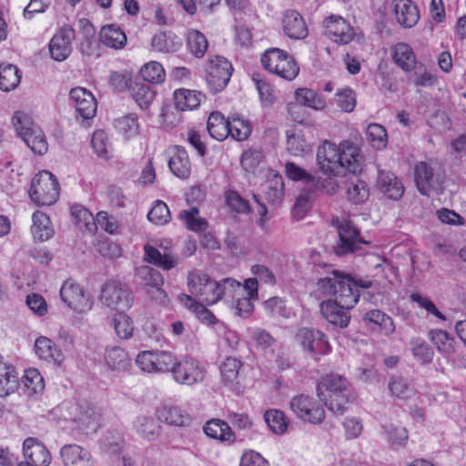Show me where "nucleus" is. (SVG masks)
I'll list each match as a JSON object with an SVG mask.
<instances>
[{"instance_id": "f257e3e1", "label": "nucleus", "mask_w": 466, "mask_h": 466, "mask_svg": "<svg viewBox=\"0 0 466 466\" xmlns=\"http://www.w3.org/2000/svg\"><path fill=\"white\" fill-rule=\"evenodd\" d=\"M317 395L325 406L337 415H342L347 410V405L354 400L347 379L334 373L319 380Z\"/></svg>"}, {"instance_id": "f03ea898", "label": "nucleus", "mask_w": 466, "mask_h": 466, "mask_svg": "<svg viewBox=\"0 0 466 466\" xmlns=\"http://www.w3.org/2000/svg\"><path fill=\"white\" fill-rule=\"evenodd\" d=\"M12 122L18 136L35 154L42 156L46 153L48 145L46 136L27 114L15 112Z\"/></svg>"}, {"instance_id": "7ed1b4c3", "label": "nucleus", "mask_w": 466, "mask_h": 466, "mask_svg": "<svg viewBox=\"0 0 466 466\" xmlns=\"http://www.w3.org/2000/svg\"><path fill=\"white\" fill-rule=\"evenodd\" d=\"M29 196L38 206L56 203L59 196V183L56 177L47 170L38 172L32 179Z\"/></svg>"}, {"instance_id": "20e7f679", "label": "nucleus", "mask_w": 466, "mask_h": 466, "mask_svg": "<svg viewBox=\"0 0 466 466\" xmlns=\"http://www.w3.org/2000/svg\"><path fill=\"white\" fill-rule=\"evenodd\" d=\"M99 300L104 306L121 312L132 307L134 296L126 285L108 280L101 288Z\"/></svg>"}, {"instance_id": "39448f33", "label": "nucleus", "mask_w": 466, "mask_h": 466, "mask_svg": "<svg viewBox=\"0 0 466 466\" xmlns=\"http://www.w3.org/2000/svg\"><path fill=\"white\" fill-rule=\"evenodd\" d=\"M187 286L191 295L207 305H213L219 300V287L206 273L198 270L189 272Z\"/></svg>"}, {"instance_id": "423d86ee", "label": "nucleus", "mask_w": 466, "mask_h": 466, "mask_svg": "<svg viewBox=\"0 0 466 466\" xmlns=\"http://www.w3.org/2000/svg\"><path fill=\"white\" fill-rule=\"evenodd\" d=\"M206 81L213 93L222 91L228 84L233 67L231 63L223 56H215L207 61Z\"/></svg>"}, {"instance_id": "0eeeda50", "label": "nucleus", "mask_w": 466, "mask_h": 466, "mask_svg": "<svg viewBox=\"0 0 466 466\" xmlns=\"http://www.w3.org/2000/svg\"><path fill=\"white\" fill-rule=\"evenodd\" d=\"M206 367L197 359L184 356L178 360L172 373L173 380L186 386L202 383L206 378Z\"/></svg>"}, {"instance_id": "6e6552de", "label": "nucleus", "mask_w": 466, "mask_h": 466, "mask_svg": "<svg viewBox=\"0 0 466 466\" xmlns=\"http://www.w3.org/2000/svg\"><path fill=\"white\" fill-rule=\"evenodd\" d=\"M372 286V282L369 279H352L349 275L340 277L339 287L334 292L333 301L342 305L346 309H351L359 300L360 294L358 288L369 289Z\"/></svg>"}, {"instance_id": "1a4fd4ad", "label": "nucleus", "mask_w": 466, "mask_h": 466, "mask_svg": "<svg viewBox=\"0 0 466 466\" xmlns=\"http://www.w3.org/2000/svg\"><path fill=\"white\" fill-rule=\"evenodd\" d=\"M60 298L68 308L76 313H86L93 307L91 296L80 285L72 280L64 282L60 289Z\"/></svg>"}, {"instance_id": "9d476101", "label": "nucleus", "mask_w": 466, "mask_h": 466, "mask_svg": "<svg viewBox=\"0 0 466 466\" xmlns=\"http://www.w3.org/2000/svg\"><path fill=\"white\" fill-rule=\"evenodd\" d=\"M295 338L303 350L308 351L315 360L330 351L326 335L319 329L301 328L296 333Z\"/></svg>"}, {"instance_id": "9b49d317", "label": "nucleus", "mask_w": 466, "mask_h": 466, "mask_svg": "<svg viewBox=\"0 0 466 466\" xmlns=\"http://www.w3.org/2000/svg\"><path fill=\"white\" fill-rule=\"evenodd\" d=\"M290 409L298 418L312 424H319L325 418L323 408L316 401L306 395H298L291 399Z\"/></svg>"}, {"instance_id": "f8f14e48", "label": "nucleus", "mask_w": 466, "mask_h": 466, "mask_svg": "<svg viewBox=\"0 0 466 466\" xmlns=\"http://www.w3.org/2000/svg\"><path fill=\"white\" fill-rule=\"evenodd\" d=\"M339 145L328 140L317 148L316 160L319 170L327 176H336L341 168Z\"/></svg>"}, {"instance_id": "ddd939ff", "label": "nucleus", "mask_w": 466, "mask_h": 466, "mask_svg": "<svg viewBox=\"0 0 466 466\" xmlns=\"http://www.w3.org/2000/svg\"><path fill=\"white\" fill-rule=\"evenodd\" d=\"M339 242L334 247L338 256L354 253L361 244H368L360 237L359 230L350 221H343L339 227Z\"/></svg>"}, {"instance_id": "4468645a", "label": "nucleus", "mask_w": 466, "mask_h": 466, "mask_svg": "<svg viewBox=\"0 0 466 466\" xmlns=\"http://www.w3.org/2000/svg\"><path fill=\"white\" fill-rule=\"evenodd\" d=\"M69 98L76 108L77 116L83 120L92 119L96 113V101L93 94L84 87H75L70 90Z\"/></svg>"}, {"instance_id": "2eb2a0df", "label": "nucleus", "mask_w": 466, "mask_h": 466, "mask_svg": "<svg viewBox=\"0 0 466 466\" xmlns=\"http://www.w3.org/2000/svg\"><path fill=\"white\" fill-rule=\"evenodd\" d=\"M323 25L326 35L338 44L346 45L354 38V29L339 15H332L327 17Z\"/></svg>"}, {"instance_id": "dca6fc26", "label": "nucleus", "mask_w": 466, "mask_h": 466, "mask_svg": "<svg viewBox=\"0 0 466 466\" xmlns=\"http://www.w3.org/2000/svg\"><path fill=\"white\" fill-rule=\"evenodd\" d=\"M24 462L17 465L48 466L52 457L48 449L36 439L26 438L23 443Z\"/></svg>"}, {"instance_id": "f3484780", "label": "nucleus", "mask_w": 466, "mask_h": 466, "mask_svg": "<svg viewBox=\"0 0 466 466\" xmlns=\"http://www.w3.org/2000/svg\"><path fill=\"white\" fill-rule=\"evenodd\" d=\"M415 183L421 195L430 196L431 191L438 192L442 183L440 175L433 172L426 162H420L415 167Z\"/></svg>"}, {"instance_id": "a211bd4d", "label": "nucleus", "mask_w": 466, "mask_h": 466, "mask_svg": "<svg viewBox=\"0 0 466 466\" xmlns=\"http://www.w3.org/2000/svg\"><path fill=\"white\" fill-rule=\"evenodd\" d=\"M75 38V30L69 26H63L51 39L49 52L53 59L64 61L72 51V42Z\"/></svg>"}, {"instance_id": "6ab92c4d", "label": "nucleus", "mask_w": 466, "mask_h": 466, "mask_svg": "<svg viewBox=\"0 0 466 466\" xmlns=\"http://www.w3.org/2000/svg\"><path fill=\"white\" fill-rule=\"evenodd\" d=\"M60 458L65 466H95L90 451L78 444H66L60 450Z\"/></svg>"}, {"instance_id": "aec40b11", "label": "nucleus", "mask_w": 466, "mask_h": 466, "mask_svg": "<svg viewBox=\"0 0 466 466\" xmlns=\"http://www.w3.org/2000/svg\"><path fill=\"white\" fill-rule=\"evenodd\" d=\"M324 319L334 327L347 328L350 321V309L342 307L332 299L322 301L319 305Z\"/></svg>"}, {"instance_id": "412c9836", "label": "nucleus", "mask_w": 466, "mask_h": 466, "mask_svg": "<svg viewBox=\"0 0 466 466\" xmlns=\"http://www.w3.org/2000/svg\"><path fill=\"white\" fill-rule=\"evenodd\" d=\"M388 390L391 397L404 402L417 395V390L411 380L400 375H392L390 378Z\"/></svg>"}, {"instance_id": "4be33fe9", "label": "nucleus", "mask_w": 466, "mask_h": 466, "mask_svg": "<svg viewBox=\"0 0 466 466\" xmlns=\"http://www.w3.org/2000/svg\"><path fill=\"white\" fill-rule=\"evenodd\" d=\"M394 11L398 23L403 27L410 28L419 21V9L411 0H394Z\"/></svg>"}, {"instance_id": "5701e85b", "label": "nucleus", "mask_w": 466, "mask_h": 466, "mask_svg": "<svg viewBox=\"0 0 466 466\" xmlns=\"http://www.w3.org/2000/svg\"><path fill=\"white\" fill-rule=\"evenodd\" d=\"M283 30L289 37L293 39H302L308 35L305 21L299 13L295 10H289L285 13Z\"/></svg>"}, {"instance_id": "b1692460", "label": "nucleus", "mask_w": 466, "mask_h": 466, "mask_svg": "<svg viewBox=\"0 0 466 466\" xmlns=\"http://www.w3.org/2000/svg\"><path fill=\"white\" fill-rule=\"evenodd\" d=\"M151 46L161 53H173L180 49L182 40L172 31H158L151 40Z\"/></svg>"}, {"instance_id": "393cba45", "label": "nucleus", "mask_w": 466, "mask_h": 466, "mask_svg": "<svg viewBox=\"0 0 466 466\" xmlns=\"http://www.w3.org/2000/svg\"><path fill=\"white\" fill-rule=\"evenodd\" d=\"M345 187L347 199L352 204H361L369 198L370 189L367 183L356 174H351L348 177Z\"/></svg>"}, {"instance_id": "a878e982", "label": "nucleus", "mask_w": 466, "mask_h": 466, "mask_svg": "<svg viewBox=\"0 0 466 466\" xmlns=\"http://www.w3.org/2000/svg\"><path fill=\"white\" fill-rule=\"evenodd\" d=\"M341 167L346 168L350 173L356 174L360 171V149L349 141L339 144Z\"/></svg>"}, {"instance_id": "bb28decb", "label": "nucleus", "mask_w": 466, "mask_h": 466, "mask_svg": "<svg viewBox=\"0 0 466 466\" xmlns=\"http://www.w3.org/2000/svg\"><path fill=\"white\" fill-rule=\"evenodd\" d=\"M394 63L406 73L417 69V59L412 48L405 43L397 44L392 51Z\"/></svg>"}, {"instance_id": "cd10ccee", "label": "nucleus", "mask_w": 466, "mask_h": 466, "mask_svg": "<svg viewBox=\"0 0 466 466\" xmlns=\"http://www.w3.org/2000/svg\"><path fill=\"white\" fill-rule=\"evenodd\" d=\"M362 319L367 325H373V329L380 331L384 335H390L395 330V325L392 319L386 313L379 309L366 311Z\"/></svg>"}, {"instance_id": "c85d7f7f", "label": "nucleus", "mask_w": 466, "mask_h": 466, "mask_svg": "<svg viewBox=\"0 0 466 466\" xmlns=\"http://www.w3.org/2000/svg\"><path fill=\"white\" fill-rule=\"evenodd\" d=\"M378 184L380 191L390 199L398 200L403 195L404 187L392 173H380Z\"/></svg>"}, {"instance_id": "c756f323", "label": "nucleus", "mask_w": 466, "mask_h": 466, "mask_svg": "<svg viewBox=\"0 0 466 466\" xmlns=\"http://www.w3.org/2000/svg\"><path fill=\"white\" fill-rule=\"evenodd\" d=\"M204 431L208 437L220 441L231 443L235 441L231 427L226 421L218 419L208 420L204 426Z\"/></svg>"}, {"instance_id": "7c9ffc66", "label": "nucleus", "mask_w": 466, "mask_h": 466, "mask_svg": "<svg viewBox=\"0 0 466 466\" xmlns=\"http://www.w3.org/2000/svg\"><path fill=\"white\" fill-rule=\"evenodd\" d=\"M261 190L265 200L269 204H279L284 197V182L279 175H274L272 178L261 185Z\"/></svg>"}, {"instance_id": "2f4dec72", "label": "nucleus", "mask_w": 466, "mask_h": 466, "mask_svg": "<svg viewBox=\"0 0 466 466\" xmlns=\"http://www.w3.org/2000/svg\"><path fill=\"white\" fill-rule=\"evenodd\" d=\"M18 387V377L15 369L0 357V396L5 397Z\"/></svg>"}, {"instance_id": "473e14b6", "label": "nucleus", "mask_w": 466, "mask_h": 466, "mask_svg": "<svg viewBox=\"0 0 466 466\" xmlns=\"http://www.w3.org/2000/svg\"><path fill=\"white\" fill-rule=\"evenodd\" d=\"M204 96L198 91L179 89L174 92L175 106L178 110H192L197 108Z\"/></svg>"}, {"instance_id": "72a5a7b5", "label": "nucleus", "mask_w": 466, "mask_h": 466, "mask_svg": "<svg viewBox=\"0 0 466 466\" xmlns=\"http://www.w3.org/2000/svg\"><path fill=\"white\" fill-rule=\"evenodd\" d=\"M105 360L107 366L116 371H125L131 365V359L127 353L119 347L107 349L105 354Z\"/></svg>"}, {"instance_id": "f704fd0d", "label": "nucleus", "mask_w": 466, "mask_h": 466, "mask_svg": "<svg viewBox=\"0 0 466 466\" xmlns=\"http://www.w3.org/2000/svg\"><path fill=\"white\" fill-rule=\"evenodd\" d=\"M207 129L210 137L222 141L228 137V119L219 112H213L208 116Z\"/></svg>"}, {"instance_id": "c9c22d12", "label": "nucleus", "mask_w": 466, "mask_h": 466, "mask_svg": "<svg viewBox=\"0 0 466 466\" xmlns=\"http://www.w3.org/2000/svg\"><path fill=\"white\" fill-rule=\"evenodd\" d=\"M100 38L105 46L115 49L122 48L127 44L125 33L119 27L113 25L102 27Z\"/></svg>"}, {"instance_id": "e433bc0d", "label": "nucleus", "mask_w": 466, "mask_h": 466, "mask_svg": "<svg viewBox=\"0 0 466 466\" xmlns=\"http://www.w3.org/2000/svg\"><path fill=\"white\" fill-rule=\"evenodd\" d=\"M32 234L35 239L45 241L49 239L54 233L50 226L49 218L41 211H36L32 216Z\"/></svg>"}, {"instance_id": "4c0bfd02", "label": "nucleus", "mask_w": 466, "mask_h": 466, "mask_svg": "<svg viewBox=\"0 0 466 466\" xmlns=\"http://www.w3.org/2000/svg\"><path fill=\"white\" fill-rule=\"evenodd\" d=\"M159 420L173 426H186L189 423V416L178 407L164 406L157 410Z\"/></svg>"}, {"instance_id": "58836bf2", "label": "nucleus", "mask_w": 466, "mask_h": 466, "mask_svg": "<svg viewBox=\"0 0 466 466\" xmlns=\"http://www.w3.org/2000/svg\"><path fill=\"white\" fill-rule=\"evenodd\" d=\"M295 99L299 106L314 110L323 109L326 106L325 99L316 91L309 88H298L295 91Z\"/></svg>"}, {"instance_id": "ea45409f", "label": "nucleus", "mask_w": 466, "mask_h": 466, "mask_svg": "<svg viewBox=\"0 0 466 466\" xmlns=\"http://www.w3.org/2000/svg\"><path fill=\"white\" fill-rule=\"evenodd\" d=\"M99 414L92 407H86L81 410L76 422L78 424L79 430L85 434L95 433L99 427Z\"/></svg>"}, {"instance_id": "a19ab883", "label": "nucleus", "mask_w": 466, "mask_h": 466, "mask_svg": "<svg viewBox=\"0 0 466 466\" xmlns=\"http://www.w3.org/2000/svg\"><path fill=\"white\" fill-rule=\"evenodd\" d=\"M168 167L176 177L187 178L190 174L191 165L186 151L177 147V153L168 161Z\"/></svg>"}, {"instance_id": "79ce46f5", "label": "nucleus", "mask_w": 466, "mask_h": 466, "mask_svg": "<svg viewBox=\"0 0 466 466\" xmlns=\"http://www.w3.org/2000/svg\"><path fill=\"white\" fill-rule=\"evenodd\" d=\"M287 148L294 156H299L311 150L301 130L292 129L286 132Z\"/></svg>"}, {"instance_id": "37998d69", "label": "nucleus", "mask_w": 466, "mask_h": 466, "mask_svg": "<svg viewBox=\"0 0 466 466\" xmlns=\"http://www.w3.org/2000/svg\"><path fill=\"white\" fill-rule=\"evenodd\" d=\"M21 81V72L14 65H0V88L8 92L17 87Z\"/></svg>"}, {"instance_id": "c03bdc74", "label": "nucleus", "mask_w": 466, "mask_h": 466, "mask_svg": "<svg viewBox=\"0 0 466 466\" xmlns=\"http://www.w3.org/2000/svg\"><path fill=\"white\" fill-rule=\"evenodd\" d=\"M111 324L119 339H129L132 338L135 329L134 322L124 311L115 313L111 319Z\"/></svg>"}, {"instance_id": "a18cd8bd", "label": "nucleus", "mask_w": 466, "mask_h": 466, "mask_svg": "<svg viewBox=\"0 0 466 466\" xmlns=\"http://www.w3.org/2000/svg\"><path fill=\"white\" fill-rule=\"evenodd\" d=\"M134 428L142 438L151 441L159 434L160 426L154 418L141 415L135 420Z\"/></svg>"}, {"instance_id": "49530a36", "label": "nucleus", "mask_w": 466, "mask_h": 466, "mask_svg": "<svg viewBox=\"0 0 466 466\" xmlns=\"http://www.w3.org/2000/svg\"><path fill=\"white\" fill-rule=\"evenodd\" d=\"M179 299L186 307L197 314L198 318L203 323L213 325L218 321L217 318L209 309H208L203 304L195 301L191 296L182 294Z\"/></svg>"}, {"instance_id": "de8ad7c7", "label": "nucleus", "mask_w": 466, "mask_h": 466, "mask_svg": "<svg viewBox=\"0 0 466 466\" xmlns=\"http://www.w3.org/2000/svg\"><path fill=\"white\" fill-rule=\"evenodd\" d=\"M131 94L142 109L147 108L155 97V90L146 83L135 82L131 86Z\"/></svg>"}, {"instance_id": "09e8293b", "label": "nucleus", "mask_w": 466, "mask_h": 466, "mask_svg": "<svg viewBox=\"0 0 466 466\" xmlns=\"http://www.w3.org/2000/svg\"><path fill=\"white\" fill-rule=\"evenodd\" d=\"M429 339L441 353L451 354L454 351V339L447 331L431 329L429 332Z\"/></svg>"}, {"instance_id": "8fccbe9b", "label": "nucleus", "mask_w": 466, "mask_h": 466, "mask_svg": "<svg viewBox=\"0 0 466 466\" xmlns=\"http://www.w3.org/2000/svg\"><path fill=\"white\" fill-rule=\"evenodd\" d=\"M115 127L126 139H129L138 134V118L135 114H128L116 119Z\"/></svg>"}, {"instance_id": "3c124183", "label": "nucleus", "mask_w": 466, "mask_h": 466, "mask_svg": "<svg viewBox=\"0 0 466 466\" xmlns=\"http://www.w3.org/2000/svg\"><path fill=\"white\" fill-rule=\"evenodd\" d=\"M198 213V208L192 207L188 210H182L179 216L188 229L201 233L207 230L208 221L205 218H200Z\"/></svg>"}, {"instance_id": "603ef678", "label": "nucleus", "mask_w": 466, "mask_h": 466, "mask_svg": "<svg viewBox=\"0 0 466 466\" xmlns=\"http://www.w3.org/2000/svg\"><path fill=\"white\" fill-rule=\"evenodd\" d=\"M145 259L165 270L173 268L176 266L174 260L169 255H162L159 250L152 246L146 245L145 248Z\"/></svg>"}, {"instance_id": "864d4df0", "label": "nucleus", "mask_w": 466, "mask_h": 466, "mask_svg": "<svg viewBox=\"0 0 466 466\" xmlns=\"http://www.w3.org/2000/svg\"><path fill=\"white\" fill-rule=\"evenodd\" d=\"M369 143L376 149H383L388 143L387 131L383 126L376 123L370 124L366 129Z\"/></svg>"}, {"instance_id": "5fc2aeb1", "label": "nucleus", "mask_w": 466, "mask_h": 466, "mask_svg": "<svg viewBox=\"0 0 466 466\" xmlns=\"http://www.w3.org/2000/svg\"><path fill=\"white\" fill-rule=\"evenodd\" d=\"M188 15L197 13L198 6L204 14H210L220 4V0H176Z\"/></svg>"}, {"instance_id": "6e6d98bb", "label": "nucleus", "mask_w": 466, "mask_h": 466, "mask_svg": "<svg viewBox=\"0 0 466 466\" xmlns=\"http://www.w3.org/2000/svg\"><path fill=\"white\" fill-rule=\"evenodd\" d=\"M242 363L236 358H227L220 365L222 381L231 385L237 381Z\"/></svg>"}, {"instance_id": "4d7b16f0", "label": "nucleus", "mask_w": 466, "mask_h": 466, "mask_svg": "<svg viewBox=\"0 0 466 466\" xmlns=\"http://www.w3.org/2000/svg\"><path fill=\"white\" fill-rule=\"evenodd\" d=\"M22 382L28 394H35L45 389L44 378L40 372L34 368L25 370Z\"/></svg>"}, {"instance_id": "13d9d810", "label": "nucleus", "mask_w": 466, "mask_h": 466, "mask_svg": "<svg viewBox=\"0 0 466 466\" xmlns=\"http://www.w3.org/2000/svg\"><path fill=\"white\" fill-rule=\"evenodd\" d=\"M264 419L269 429L277 434H283L288 429V420L283 411L269 410L266 411Z\"/></svg>"}, {"instance_id": "bf43d9fd", "label": "nucleus", "mask_w": 466, "mask_h": 466, "mask_svg": "<svg viewBox=\"0 0 466 466\" xmlns=\"http://www.w3.org/2000/svg\"><path fill=\"white\" fill-rule=\"evenodd\" d=\"M187 44L196 57L204 56L208 46L206 36L198 30H191L187 33Z\"/></svg>"}, {"instance_id": "052dcab7", "label": "nucleus", "mask_w": 466, "mask_h": 466, "mask_svg": "<svg viewBox=\"0 0 466 466\" xmlns=\"http://www.w3.org/2000/svg\"><path fill=\"white\" fill-rule=\"evenodd\" d=\"M35 353L39 358L46 360H57L59 356L55 343L46 337H39L35 342Z\"/></svg>"}, {"instance_id": "680f3d73", "label": "nucleus", "mask_w": 466, "mask_h": 466, "mask_svg": "<svg viewBox=\"0 0 466 466\" xmlns=\"http://www.w3.org/2000/svg\"><path fill=\"white\" fill-rule=\"evenodd\" d=\"M140 74L144 81L147 83L157 84L165 79V70L162 65L156 61H151L143 66Z\"/></svg>"}, {"instance_id": "e2e57ef3", "label": "nucleus", "mask_w": 466, "mask_h": 466, "mask_svg": "<svg viewBox=\"0 0 466 466\" xmlns=\"http://www.w3.org/2000/svg\"><path fill=\"white\" fill-rule=\"evenodd\" d=\"M413 356L422 363L431 362L434 351L421 338H414L410 341Z\"/></svg>"}, {"instance_id": "0e129e2a", "label": "nucleus", "mask_w": 466, "mask_h": 466, "mask_svg": "<svg viewBox=\"0 0 466 466\" xmlns=\"http://www.w3.org/2000/svg\"><path fill=\"white\" fill-rule=\"evenodd\" d=\"M251 133V127L246 120L239 117L228 119V136L238 141L245 140Z\"/></svg>"}, {"instance_id": "69168bd1", "label": "nucleus", "mask_w": 466, "mask_h": 466, "mask_svg": "<svg viewBox=\"0 0 466 466\" xmlns=\"http://www.w3.org/2000/svg\"><path fill=\"white\" fill-rule=\"evenodd\" d=\"M299 72V67L298 64L291 56L287 54L273 73L283 79L290 81L298 76Z\"/></svg>"}, {"instance_id": "338daca9", "label": "nucleus", "mask_w": 466, "mask_h": 466, "mask_svg": "<svg viewBox=\"0 0 466 466\" xmlns=\"http://www.w3.org/2000/svg\"><path fill=\"white\" fill-rule=\"evenodd\" d=\"M138 277L143 281V284L147 289L158 288L163 286L164 279L159 271L149 267H141L137 272Z\"/></svg>"}, {"instance_id": "774afa93", "label": "nucleus", "mask_w": 466, "mask_h": 466, "mask_svg": "<svg viewBox=\"0 0 466 466\" xmlns=\"http://www.w3.org/2000/svg\"><path fill=\"white\" fill-rule=\"evenodd\" d=\"M344 274L336 269L330 271V275L320 278L317 282L318 290L325 295H333L336 292L340 277Z\"/></svg>"}]
</instances>
